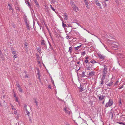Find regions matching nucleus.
Returning <instances> with one entry per match:
<instances>
[{
    "label": "nucleus",
    "instance_id": "1",
    "mask_svg": "<svg viewBox=\"0 0 125 125\" xmlns=\"http://www.w3.org/2000/svg\"><path fill=\"white\" fill-rule=\"evenodd\" d=\"M107 67H105V65H104V69L102 72L103 73L102 77H104V78L105 77V76L106 75L107 73Z\"/></svg>",
    "mask_w": 125,
    "mask_h": 125
},
{
    "label": "nucleus",
    "instance_id": "2",
    "mask_svg": "<svg viewBox=\"0 0 125 125\" xmlns=\"http://www.w3.org/2000/svg\"><path fill=\"white\" fill-rule=\"evenodd\" d=\"M113 104V102L112 99H109L108 102L106 103L105 106L107 107L108 106H110Z\"/></svg>",
    "mask_w": 125,
    "mask_h": 125
},
{
    "label": "nucleus",
    "instance_id": "3",
    "mask_svg": "<svg viewBox=\"0 0 125 125\" xmlns=\"http://www.w3.org/2000/svg\"><path fill=\"white\" fill-rule=\"evenodd\" d=\"M83 1L85 3L86 7L88 9H89L90 8V7L89 5L88 2L89 0H83Z\"/></svg>",
    "mask_w": 125,
    "mask_h": 125
},
{
    "label": "nucleus",
    "instance_id": "4",
    "mask_svg": "<svg viewBox=\"0 0 125 125\" xmlns=\"http://www.w3.org/2000/svg\"><path fill=\"white\" fill-rule=\"evenodd\" d=\"M97 55L99 58L101 59H103L104 58V57L103 55L100 53H98Z\"/></svg>",
    "mask_w": 125,
    "mask_h": 125
},
{
    "label": "nucleus",
    "instance_id": "5",
    "mask_svg": "<svg viewBox=\"0 0 125 125\" xmlns=\"http://www.w3.org/2000/svg\"><path fill=\"white\" fill-rule=\"evenodd\" d=\"M72 7L73 8V10L76 12L78 11L79 10L78 8L75 5H74V6H73Z\"/></svg>",
    "mask_w": 125,
    "mask_h": 125
},
{
    "label": "nucleus",
    "instance_id": "6",
    "mask_svg": "<svg viewBox=\"0 0 125 125\" xmlns=\"http://www.w3.org/2000/svg\"><path fill=\"white\" fill-rule=\"evenodd\" d=\"M105 97L104 95H100L98 96L99 99L100 100H102Z\"/></svg>",
    "mask_w": 125,
    "mask_h": 125
},
{
    "label": "nucleus",
    "instance_id": "7",
    "mask_svg": "<svg viewBox=\"0 0 125 125\" xmlns=\"http://www.w3.org/2000/svg\"><path fill=\"white\" fill-rule=\"evenodd\" d=\"M105 78H104V77H102V78H101V80L100 82V83L102 85H103L104 83V80Z\"/></svg>",
    "mask_w": 125,
    "mask_h": 125
},
{
    "label": "nucleus",
    "instance_id": "8",
    "mask_svg": "<svg viewBox=\"0 0 125 125\" xmlns=\"http://www.w3.org/2000/svg\"><path fill=\"white\" fill-rule=\"evenodd\" d=\"M94 72H91L89 73V75L92 76L94 74Z\"/></svg>",
    "mask_w": 125,
    "mask_h": 125
},
{
    "label": "nucleus",
    "instance_id": "9",
    "mask_svg": "<svg viewBox=\"0 0 125 125\" xmlns=\"http://www.w3.org/2000/svg\"><path fill=\"white\" fill-rule=\"evenodd\" d=\"M34 1L35 4V5L37 7H38L39 6V4H38L37 1L36 0H33Z\"/></svg>",
    "mask_w": 125,
    "mask_h": 125
},
{
    "label": "nucleus",
    "instance_id": "10",
    "mask_svg": "<svg viewBox=\"0 0 125 125\" xmlns=\"http://www.w3.org/2000/svg\"><path fill=\"white\" fill-rule=\"evenodd\" d=\"M113 83V82L112 81H111L110 83L108 84H107V85L108 86H110L112 85Z\"/></svg>",
    "mask_w": 125,
    "mask_h": 125
},
{
    "label": "nucleus",
    "instance_id": "11",
    "mask_svg": "<svg viewBox=\"0 0 125 125\" xmlns=\"http://www.w3.org/2000/svg\"><path fill=\"white\" fill-rule=\"evenodd\" d=\"M66 14V13L65 14V15H64V18L65 19L67 20L68 19V16Z\"/></svg>",
    "mask_w": 125,
    "mask_h": 125
},
{
    "label": "nucleus",
    "instance_id": "12",
    "mask_svg": "<svg viewBox=\"0 0 125 125\" xmlns=\"http://www.w3.org/2000/svg\"><path fill=\"white\" fill-rule=\"evenodd\" d=\"M82 45V44L81 45H79L77 47H75V50H78L79 48L80 47H81V46Z\"/></svg>",
    "mask_w": 125,
    "mask_h": 125
},
{
    "label": "nucleus",
    "instance_id": "13",
    "mask_svg": "<svg viewBox=\"0 0 125 125\" xmlns=\"http://www.w3.org/2000/svg\"><path fill=\"white\" fill-rule=\"evenodd\" d=\"M73 51L71 47H70L69 48V51L70 52V53H71V52H72Z\"/></svg>",
    "mask_w": 125,
    "mask_h": 125
},
{
    "label": "nucleus",
    "instance_id": "14",
    "mask_svg": "<svg viewBox=\"0 0 125 125\" xmlns=\"http://www.w3.org/2000/svg\"><path fill=\"white\" fill-rule=\"evenodd\" d=\"M90 62L91 63H96V61L94 60H91Z\"/></svg>",
    "mask_w": 125,
    "mask_h": 125
},
{
    "label": "nucleus",
    "instance_id": "15",
    "mask_svg": "<svg viewBox=\"0 0 125 125\" xmlns=\"http://www.w3.org/2000/svg\"><path fill=\"white\" fill-rule=\"evenodd\" d=\"M70 4L72 5V7H73V6H74V5H75V4H74L73 2L72 1H71V2Z\"/></svg>",
    "mask_w": 125,
    "mask_h": 125
},
{
    "label": "nucleus",
    "instance_id": "16",
    "mask_svg": "<svg viewBox=\"0 0 125 125\" xmlns=\"http://www.w3.org/2000/svg\"><path fill=\"white\" fill-rule=\"evenodd\" d=\"M28 45V44L27 43H25L24 45V47L26 49H27L28 47H27Z\"/></svg>",
    "mask_w": 125,
    "mask_h": 125
},
{
    "label": "nucleus",
    "instance_id": "17",
    "mask_svg": "<svg viewBox=\"0 0 125 125\" xmlns=\"http://www.w3.org/2000/svg\"><path fill=\"white\" fill-rule=\"evenodd\" d=\"M45 42L44 40H43L41 42V44L43 45H45Z\"/></svg>",
    "mask_w": 125,
    "mask_h": 125
},
{
    "label": "nucleus",
    "instance_id": "18",
    "mask_svg": "<svg viewBox=\"0 0 125 125\" xmlns=\"http://www.w3.org/2000/svg\"><path fill=\"white\" fill-rule=\"evenodd\" d=\"M18 89L19 91L20 92H22V89L21 88V87H19L18 88Z\"/></svg>",
    "mask_w": 125,
    "mask_h": 125
},
{
    "label": "nucleus",
    "instance_id": "19",
    "mask_svg": "<svg viewBox=\"0 0 125 125\" xmlns=\"http://www.w3.org/2000/svg\"><path fill=\"white\" fill-rule=\"evenodd\" d=\"M82 76V77H84L85 76V74L84 72H83L82 73V74H81Z\"/></svg>",
    "mask_w": 125,
    "mask_h": 125
},
{
    "label": "nucleus",
    "instance_id": "20",
    "mask_svg": "<svg viewBox=\"0 0 125 125\" xmlns=\"http://www.w3.org/2000/svg\"><path fill=\"white\" fill-rule=\"evenodd\" d=\"M8 6L9 7V10H12V7L11 6L10 4H8Z\"/></svg>",
    "mask_w": 125,
    "mask_h": 125
},
{
    "label": "nucleus",
    "instance_id": "21",
    "mask_svg": "<svg viewBox=\"0 0 125 125\" xmlns=\"http://www.w3.org/2000/svg\"><path fill=\"white\" fill-rule=\"evenodd\" d=\"M118 123L120 124H122L124 125H125V123H123L122 122H118Z\"/></svg>",
    "mask_w": 125,
    "mask_h": 125
},
{
    "label": "nucleus",
    "instance_id": "22",
    "mask_svg": "<svg viewBox=\"0 0 125 125\" xmlns=\"http://www.w3.org/2000/svg\"><path fill=\"white\" fill-rule=\"evenodd\" d=\"M67 110H68L67 109V107H65L64 109V111H65L66 113V112H67Z\"/></svg>",
    "mask_w": 125,
    "mask_h": 125
},
{
    "label": "nucleus",
    "instance_id": "23",
    "mask_svg": "<svg viewBox=\"0 0 125 125\" xmlns=\"http://www.w3.org/2000/svg\"><path fill=\"white\" fill-rule=\"evenodd\" d=\"M26 111L27 113V115L28 116H29V115L30 112L28 111L27 110V111Z\"/></svg>",
    "mask_w": 125,
    "mask_h": 125
},
{
    "label": "nucleus",
    "instance_id": "24",
    "mask_svg": "<svg viewBox=\"0 0 125 125\" xmlns=\"http://www.w3.org/2000/svg\"><path fill=\"white\" fill-rule=\"evenodd\" d=\"M62 27H64V28L65 27H66V24H64L63 22H62Z\"/></svg>",
    "mask_w": 125,
    "mask_h": 125
},
{
    "label": "nucleus",
    "instance_id": "25",
    "mask_svg": "<svg viewBox=\"0 0 125 125\" xmlns=\"http://www.w3.org/2000/svg\"><path fill=\"white\" fill-rule=\"evenodd\" d=\"M24 109L26 110H27V105H24Z\"/></svg>",
    "mask_w": 125,
    "mask_h": 125
},
{
    "label": "nucleus",
    "instance_id": "26",
    "mask_svg": "<svg viewBox=\"0 0 125 125\" xmlns=\"http://www.w3.org/2000/svg\"><path fill=\"white\" fill-rule=\"evenodd\" d=\"M29 121H30V122H31V123L32 122V121L31 120H32L31 118L30 117H29Z\"/></svg>",
    "mask_w": 125,
    "mask_h": 125
},
{
    "label": "nucleus",
    "instance_id": "27",
    "mask_svg": "<svg viewBox=\"0 0 125 125\" xmlns=\"http://www.w3.org/2000/svg\"><path fill=\"white\" fill-rule=\"evenodd\" d=\"M95 3L97 5H98V6H101V4L99 3L98 2V1H97V2H96Z\"/></svg>",
    "mask_w": 125,
    "mask_h": 125
},
{
    "label": "nucleus",
    "instance_id": "28",
    "mask_svg": "<svg viewBox=\"0 0 125 125\" xmlns=\"http://www.w3.org/2000/svg\"><path fill=\"white\" fill-rule=\"evenodd\" d=\"M85 52H82L81 55L83 56L84 55H85Z\"/></svg>",
    "mask_w": 125,
    "mask_h": 125
},
{
    "label": "nucleus",
    "instance_id": "29",
    "mask_svg": "<svg viewBox=\"0 0 125 125\" xmlns=\"http://www.w3.org/2000/svg\"><path fill=\"white\" fill-rule=\"evenodd\" d=\"M119 106H122V104L121 103V101L120 100L119 101Z\"/></svg>",
    "mask_w": 125,
    "mask_h": 125
},
{
    "label": "nucleus",
    "instance_id": "30",
    "mask_svg": "<svg viewBox=\"0 0 125 125\" xmlns=\"http://www.w3.org/2000/svg\"><path fill=\"white\" fill-rule=\"evenodd\" d=\"M66 113L67 114H70V112L67 110V112H66Z\"/></svg>",
    "mask_w": 125,
    "mask_h": 125
},
{
    "label": "nucleus",
    "instance_id": "31",
    "mask_svg": "<svg viewBox=\"0 0 125 125\" xmlns=\"http://www.w3.org/2000/svg\"><path fill=\"white\" fill-rule=\"evenodd\" d=\"M37 50L39 52H41V50L39 48H38L37 49Z\"/></svg>",
    "mask_w": 125,
    "mask_h": 125
},
{
    "label": "nucleus",
    "instance_id": "32",
    "mask_svg": "<svg viewBox=\"0 0 125 125\" xmlns=\"http://www.w3.org/2000/svg\"><path fill=\"white\" fill-rule=\"evenodd\" d=\"M26 26L27 27H28V26H29V24H28V23L27 22H26Z\"/></svg>",
    "mask_w": 125,
    "mask_h": 125
},
{
    "label": "nucleus",
    "instance_id": "33",
    "mask_svg": "<svg viewBox=\"0 0 125 125\" xmlns=\"http://www.w3.org/2000/svg\"><path fill=\"white\" fill-rule=\"evenodd\" d=\"M16 86L18 87V88L19 87H20L19 84L18 83L16 84Z\"/></svg>",
    "mask_w": 125,
    "mask_h": 125
},
{
    "label": "nucleus",
    "instance_id": "34",
    "mask_svg": "<svg viewBox=\"0 0 125 125\" xmlns=\"http://www.w3.org/2000/svg\"><path fill=\"white\" fill-rule=\"evenodd\" d=\"M16 53V51H12V53L13 54H15Z\"/></svg>",
    "mask_w": 125,
    "mask_h": 125
},
{
    "label": "nucleus",
    "instance_id": "35",
    "mask_svg": "<svg viewBox=\"0 0 125 125\" xmlns=\"http://www.w3.org/2000/svg\"><path fill=\"white\" fill-rule=\"evenodd\" d=\"M11 51L12 52L13 51H15V50L14 49L13 47H12L11 48Z\"/></svg>",
    "mask_w": 125,
    "mask_h": 125
},
{
    "label": "nucleus",
    "instance_id": "36",
    "mask_svg": "<svg viewBox=\"0 0 125 125\" xmlns=\"http://www.w3.org/2000/svg\"><path fill=\"white\" fill-rule=\"evenodd\" d=\"M113 114L112 113H111V114H110V115H109V116H112V117H113Z\"/></svg>",
    "mask_w": 125,
    "mask_h": 125
},
{
    "label": "nucleus",
    "instance_id": "37",
    "mask_svg": "<svg viewBox=\"0 0 125 125\" xmlns=\"http://www.w3.org/2000/svg\"><path fill=\"white\" fill-rule=\"evenodd\" d=\"M11 108L14 111L16 110L15 108H14L13 107H11Z\"/></svg>",
    "mask_w": 125,
    "mask_h": 125
},
{
    "label": "nucleus",
    "instance_id": "38",
    "mask_svg": "<svg viewBox=\"0 0 125 125\" xmlns=\"http://www.w3.org/2000/svg\"><path fill=\"white\" fill-rule=\"evenodd\" d=\"M17 56L16 55H14L13 56V57L14 58H17Z\"/></svg>",
    "mask_w": 125,
    "mask_h": 125
},
{
    "label": "nucleus",
    "instance_id": "39",
    "mask_svg": "<svg viewBox=\"0 0 125 125\" xmlns=\"http://www.w3.org/2000/svg\"><path fill=\"white\" fill-rule=\"evenodd\" d=\"M51 85H49L48 86V88L50 89H51Z\"/></svg>",
    "mask_w": 125,
    "mask_h": 125
},
{
    "label": "nucleus",
    "instance_id": "40",
    "mask_svg": "<svg viewBox=\"0 0 125 125\" xmlns=\"http://www.w3.org/2000/svg\"><path fill=\"white\" fill-rule=\"evenodd\" d=\"M51 9L54 11H55V9L53 8L52 7H51Z\"/></svg>",
    "mask_w": 125,
    "mask_h": 125
},
{
    "label": "nucleus",
    "instance_id": "41",
    "mask_svg": "<svg viewBox=\"0 0 125 125\" xmlns=\"http://www.w3.org/2000/svg\"><path fill=\"white\" fill-rule=\"evenodd\" d=\"M85 62L86 63H88V60L86 59L85 60Z\"/></svg>",
    "mask_w": 125,
    "mask_h": 125
},
{
    "label": "nucleus",
    "instance_id": "42",
    "mask_svg": "<svg viewBox=\"0 0 125 125\" xmlns=\"http://www.w3.org/2000/svg\"><path fill=\"white\" fill-rule=\"evenodd\" d=\"M15 101L16 102H18V99L17 97H16Z\"/></svg>",
    "mask_w": 125,
    "mask_h": 125
},
{
    "label": "nucleus",
    "instance_id": "43",
    "mask_svg": "<svg viewBox=\"0 0 125 125\" xmlns=\"http://www.w3.org/2000/svg\"><path fill=\"white\" fill-rule=\"evenodd\" d=\"M124 87V86L123 85H122V86L120 87L119 88V89H121L122 88H123Z\"/></svg>",
    "mask_w": 125,
    "mask_h": 125
},
{
    "label": "nucleus",
    "instance_id": "44",
    "mask_svg": "<svg viewBox=\"0 0 125 125\" xmlns=\"http://www.w3.org/2000/svg\"><path fill=\"white\" fill-rule=\"evenodd\" d=\"M25 78H28V75H27V74H26L25 76Z\"/></svg>",
    "mask_w": 125,
    "mask_h": 125
},
{
    "label": "nucleus",
    "instance_id": "45",
    "mask_svg": "<svg viewBox=\"0 0 125 125\" xmlns=\"http://www.w3.org/2000/svg\"><path fill=\"white\" fill-rule=\"evenodd\" d=\"M27 27L28 30H30V27L29 26H28V27Z\"/></svg>",
    "mask_w": 125,
    "mask_h": 125
},
{
    "label": "nucleus",
    "instance_id": "46",
    "mask_svg": "<svg viewBox=\"0 0 125 125\" xmlns=\"http://www.w3.org/2000/svg\"><path fill=\"white\" fill-rule=\"evenodd\" d=\"M35 103H36V106H38L37 102L36 101H35Z\"/></svg>",
    "mask_w": 125,
    "mask_h": 125
},
{
    "label": "nucleus",
    "instance_id": "47",
    "mask_svg": "<svg viewBox=\"0 0 125 125\" xmlns=\"http://www.w3.org/2000/svg\"><path fill=\"white\" fill-rule=\"evenodd\" d=\"M118 81H117L116 82V83H115V84L117 85V83H118Z\"/></svg>",
    "mask_w": 125,
    "mask_h": 125
},
{
    "label": "nucleus",
    "instance_id": "48",
    "mask_svg": "<svg viewBox=\"0 0 125 125\" xmlns=\"http://www.w3.org/2000/svg\"><path fill=\"white\" fill-rule=\"evenodd\" d=\"M14 114L15 115L17 113V112L16 111H14Z\"/></svg>",
    "mask_w": 125,
    "mask_h": 125
},
{
    "label": "nucleus",
    "instance_id": "49",
    "mask_svg": "<svg viewBox=\"0 0 125 125\" xmlns=\"http://www.w3.org/2000/svg\"><path fill=\"white\" fill-rule=\"evenodd\" d=\"M27 2L28 3V5L29 6V7H30V6H31L30 4L29 3L28 1Z\"/></svg>",
    "mask_w": 125,
    "mask_h": 125
},
{
    "label": "nucleus",
    "instance_id": "50",
    "mask_svg": "<svg viewBox=\"0 0 125 125\" xmlns=\"http://www.w3.org/2000/svg\"><path fill=\"white\" fill-rule=\"evenodd\" d=\"M48 42H49V46H50L51 47V43L49 42V41H48Z\"/></svg>",
    "mask_w": 125,
    "mask_h": 125
},
{
    "label": "nucleus",
    "instance_id": "51",
    "mask_svg": "<svg viewBox=\"0 0 125 125\" xmlns=\"http://www.w3.org/2000/svg\"><path fill=\"white\" fill-rule=\"evenodd\" d=\"M104 3L105 5V7H106L107 6V5L106 3L105 2H104Z\"/></svg>",
    "mask_w": 125,
    "mask_h": 125
},
{
    "label": "nucleus",
    "instance_id": "52",
    "mask_svg": "<svg viewBox=\"0 0 125 125\" xmlns=\"http://www.w3.org/2000/svg\"><path fill=\"white\" fill-rule=\"evenodd\" d=\"M69 36H66V38L67 39H68V38H69Z\"/></svg>",
    "mask_w": 125,
    "mask_h": 125
},
{
    "label": "nucleus",
    "instance_id": "53",
    "mask_svg": "<svg viewBox=\"0 0 125 125\" xmlns=\"http://www.w3.org/2000/svg\"><path fill=\"white\" fill-rule=\"evenodd\" d=\"M88 58H89V57L88 56L86 57L85 58V59H86L87 60Z\"/></svg>",
    "mask_w": 125,
    "mask_h": 125
},
{
    "label": "nucleus",
    "instance_id": "54",
    "mask_svg": "<svg viewBox=\"0 0 125 125\" xmlns=\"http://www.w3.org/2000/svg\"><path fill=\"white\" fill-rule=\"evenodd\" d=\"M94 0V1L95 2V3L96 2H97V1H98V0Z\"/></svg>",
    "mask_w": 125,
    "mask_h": 125
},
{
    "label": "nucleus",
    "instance_id": "55",
    "mask_svg": "<svg viewBox=\"0 0 125 125\" xmlns=\"http://www.w3.org/2000/svg\"><path fill=\"white\" fill-rule=\"evenodd\" d=\"M2 55V53L1 52H0V55Z\"/></svg>",
    "mask_w": 125,
    "mask_h": 125
},
{
    "label": "nucleus",
    "instance_id": "56",
    "mask_svg": "<svg viewBox=\"0 0 125 125\" xmlns=\"http://www.w3.org/2000/svg\"><path fill=\"white\" fill-rule=\"evenodd\" d=\"M83 91V90H82V89L81 88V90H80V91H81V92H82V91Z\"/></svg>",
    "mask_w": 125,
    "mask_h": 125
},
{
    "label": "nucleus",
    "instance_id": "57",
    "mask_svg": "<svg viewBox=\"0 0 125 125\" xmlns=\"http://www.w3.org/2000/svg\"><path fill=\"white\" fill-rule=\"evenodd\" d=\"M14 97H16V94H14Z\"/></svg>",
    "mask_w": 125,
    "mask_h": 125
},
{
    "label": "nucleus",
    "instance_id": "58",
    "mask_svg": "<svg viewBox=\"0 0 125 125\" xmlns=\"http://www.w3.org/2000/svg\"><path fill=\"white\" fill-rule=\"evenodd\" d=\"M80 62H77V64H80Z\"/></svg>",
    "mask_w": 125,
    "mask_h": 125
},
{
    "label": "nucleus",
    "instance_id": "59",
    "mask_svg": "<svg viewBox=\"0 0 125 125\" xmlns=\"http://www.w3.org/2000/svg\"><path fill=\"white\" fill-rule=\"evenodd\" d=\"M10 105L11 106V107H13V105H12V104H10Z\"/></svg>",
    "mask_w": 125,
    "mask_h": 125
},
{
    "label": "nucleus",
    "instance_id": "60",
    "mask_svg": "<svg viewBox=\"0 0 125 125\" xmlns=\"http://www.w3.org/2000/svg\"><path fill=\"white\" fill-rule=\"evenodd\" d=\"M66 125H69V124H68L67 123H66Z\"/></svg>",
    "mask_w": 125,
    "mask_h": 125
},
{
    "label": "nucleus",
    "instance_id": "61",
    "mask_svg": "<svg viewBox=\"0 0 125 125\" xmlns=\"http://www.w3.org/2000/svg\"><path fill=\"white\" fill-rule=\"evenodd\" d=\"M38 78L39 79V80H40V76H39Z\"/></svg>",
    "mask_w": 125,
    "mask_h": 125
},
{
    "label": "nucleus",
    "instance_id": "62",
    "mask_svg": "<svg viewBox=\"0 0 125 125\" xmlns=\"http://www.w3.org/2000/svg\"><path fill=\"white\" fill-rule=\"evenodd\" d=\"M104 100L102 102L103 104H104Z\"/></svg>",
    "mask_w": 125,
    "mask_h": 125
},
{
    "label": "nucleus",
    "instance_id": "63",
    "mask_svg": "<svg viewBox=\"0 0 125 125\" xmlns=\"http://www.w3.org/2000/svg\"><path fill=\"white\" fill-rule=\"evenodd\" d=\"M87 70H89V68H87Z\"/></svg>",
    "mask_w": 125,
    "mask_h": 125
},
{
    "label": "nucleus",
    "instance_id": "64",
    "mask_svg": "<svg viewBox=\"0 0 125 125\" xmlns=\"http://www.w3.org/2000/svg\"><path fill=\"white\" fill-rule=\"evenodd\" d=\"M3 98H4L5 97V96L4 95L3 96Z\"/></svg>",
    "mask_w": 125,
    "mask_h": 125
}]
</instances>
